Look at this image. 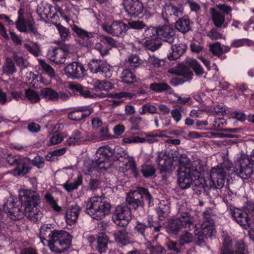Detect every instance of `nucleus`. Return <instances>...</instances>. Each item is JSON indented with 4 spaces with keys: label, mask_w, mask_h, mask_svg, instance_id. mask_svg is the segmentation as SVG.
I'll list each match as a JSON object with an SVG mask.
<instances>
[{
    "label": "nucleus",
    "mask_w": 254,
    "mask_h": 254,
    "mask_svg": "<svg viewBox=\"0 0 254 254\" xmlns=\"http://www.w3.org/2000/svg\"><path fill=\"white\" fill-rule=\"evenodd\" d=\"M179 169L178 173V183L182 189H186L193 185V189L200 193L205 191L208 186L197 166L190 165V160L186 154H182L179 159Z\"/></svg>",
    "instance_id": "1"
},
{
    "label": "nucleus",
    "mask_w": 254,
    "mask_h": 254,
    "mask_svg": "<svg viewBox=\"0 0 254 254\" xmlns=\"http://www.w3.org/2000/svg\"><path fill=\"white\" fill-rule=\"evenodd\" d=\"M51 227V224H44L41 227V242L47 244L53 252L62 253L70 247L72 237L65 230L52 231Z\"/></svg>",
    "instance_id": "2"
},
{
    "label": "nucleus",
    "mask_w": 254,
    "mask_h": 254,
    "mask_svg": "<svg viewBox=\"0 0 254 254\" xmlns=\"http://www.w3.org/2000/svg\"><path fill=\"white\" fill-rule=\"evenodd\" d=\"M20 200L24 207V215L34 222L40 221L43 213L37 208L41 202L39 194L36 191L26 190L21 196Z\"/></svg>",
    "instance_id": "3"
},
{
    "label": "nucleus",
    "mask_w": 254,
    "mask_h": 254,
    "mask_svg": "<svg viewBox=\"0 0 254 254\" xmlns=\"http://www.w3.org/2000/svg\"><path fill=\"white\" fill-rule=\"evenodd\" d=\"M111 205L104 195L91 197L86 203V213L96 220L103 219L108 214Z\"/></svg>",
    "instance_id": "4"
},
{
    "label": "nucleus",
    "mask_w": 254,
    "mask_h": 254,
    "mask_svg": "<svg viewBox=\"0 0 254 254\" xmlns=\"http://www.w3.org/2000/svg\"><path fill=\"white\" fill-rule=\"evenodd\" d=\"M30 160L26 158L20 159L19 156L8 152H0V167L7 165L16 166L19 175L24 176L30 170Z\"/></svg>",
    "instance_id": "5"
},
{
    "label": "nucleus",
    "mask_w": 254,
    "mask_h": 254,
    "mask_svg": "<svg viewBox=\"0 0 254 254\" xmlns=\"http://www.w3.org/2000/svg\"><path fill=\"white\" fill-rule=\"evenodd\" d=\"M189 66L183 64H179V66L172 67L168 69V72L172 74L182 76L188 80H190L193 75V71L196 75H202L203 73V69L196 60H191L189 62Z\"/></svg>",
    "instance_id": "6"
},
{
    "label": "nucleus",
    "mask_w": 254,
    "mask_h": 254,
    "mask_svg": "<svg viewBox=\"0 0 254 254\" xmlns=\"http://www.w3.org/2000/svg\"><path fill=\"white\" fill-rule=\"evenodd\" d=\"M193 224L191 221L189 213H185L181 218L170 219L166 227L167 232L171 235H177L183 228L190 230L193 228Z\"/></svg>",
    "instance_id": "7"
},
{
    "label": "nucleus",
    "mask_w": 254,
    "mask_h": 254,
    "mask_svg": "<svg viewBox=\"0 0 254 254\" xmlns=\"http://www.w3.org/2000/svg\"><path fill=\"white\" fill-rule=\"evenodd\" d=\"M254 149L253 150L250 157L242 154L239 158L238 165L239 169L237 170V174L242 179H248L254 172Z\"/></svg>",
    "instance_id": "8"
},
{
    "label": "nucleus",
    "mask_w": 254,
    "mask_h": 254,
    "mask_svg": "<svg viewBox=\"0 0 254 254\" xmlns=\"http://www.w3.org/2000/svg\"><path fill=\"white\" fill-rule=\"evenodd\" d=\"M14 201L12 197H9L4 201L3 205V210L11 220L17 221L21 219L24 215V210L21 202V205L15 206Z\"/></svg>",
    "instance_id": "9"
},
{
    "label": "nucleus",
    "mask_w": 254,
    "mask_h": 254,
    "mask_svg": "<svg viewBox=\"0 0 254 254\" xmlns=\"http://www.w3.org/2000/svg\"><path fill=\"white\" fill-rule=\"evenodd\" d=\"M227 172L218 165L212 168L210 173V187L215 189L222 188L225 182Z\"/></svg>",
    "instance_id": "10"
},
{
    "label": "nucleus",
    "mask_w": 254,
    "mask_h": 254,
    "mask_svg": "<svg viewBox=\"0 0 254 254\" xmlns=\"http://www.w3.org/2000/svg\"><path fill=\"white\" fill-rule=\"evenodd\" d=\"M102 28L107 33L120 37H124L129 29L128 26L121 20L114 21L111 25L103 24Z\"/></svg>",
    "instance_id": "11"
},
{
    "label": "nucleus",
    "mask_w": 254,
    "mask_h": 254,
    "mask_svg": "<svg viewBox=\"0 0 254 254\" xmlns=\"http://www.w3.org/2000/svg\"><path fill=\"white\" fill-rule=\"evenodd\" d=\"M130 219V211L127 206L118 205L116 207L113 220L117 226L125 227Z\"/></svg>",
    "instance_id": "12"
},
{
    "label": "nucleus",
    "mask_w": 254,
    "mask_h": 254,
    "mask_svg": "<svg viewBox=\"0 0 254 254\" xmlns=\"http://www.w3.org/2000/svg\"><path fill=\"white\" fill-rule=\"evenodd\" d=\"M69 53L67 46H61L49 50L47 56L51 61L57 64H61L65 63Z\"/></svg>",
    "instance_id": "13"
},
{
    "label": "nucleus",
    "mask_w": 254,
    "mask_h": 254,
    "mask_svg": "<svg viewBox=\"0 0 254 254\" xmlns=\"http://www.w3.org/2000/svg\"><path fill=\"white\" fill-rule=\"evenodd\" d=\"M230 214L233 219L243 229L247 230L249 228L251 225V218L243 209H231Z\"/></svg>",
    "instance_id": "14"
},
{
    "label": "nucleus",
    "mask_w": 254,
    "mask_h": 254,
    "mask_svg": "<svg viewBox=\"0 0 254 254\" xmlns=\"http://www.w3.org/2000/svg\"><path fill=\"white\" fill-rule=\"evenodd\" d=\"M18 17L15 24L17 28L22 32H27L30 31L35 35L38 34L37 29L34 26L33 23L29 20H27L24 16V9L20 8L18 11Z\"/></svg>",
    "instance_id": "15"
},
{
    "label": "nucleus",
    "mask_w": 254,
    "mask_h": 254,
    "mask_svg": "<svg viewBox=\"0 0 254 254\" xmlns=\"http://www.w3.org/2000/svg\"><path fill=\"white\" fill-rule=\"evenodd\" d=\"M72 30L76 33L78 38V42L81 46L90 48L93 45L92 39L94 36L95 33L88 32L76 25L72 27Z\"/></svg>",
    "instance_id": "16"
},
{
    "label": "nucleus",
    "mask_w": 254,
    "mask_h": 254,
    "mask_svg": "<svg viewBox=\"0 0 254 254\" xmlns=\"http://www.w3.org/2000/svg\"><path fill=\"white\" fill-rule=\"evenodd\" d=\"M89 69L93 73H100L103 77L110 76V69L101 60L92 59L88 64Z\"/></svg>",
    "instance_id": "17"
},
{
    "label": "nucleus",
    "mask_w": 254,
    "mask_h": 254,
    "mask_svg": "<svg viewBox=\"0 0 254 254\" xmlns=\"http://www.w3.org/2000/svg\"><path fill=\"white\" fill-rule=\"evenodd\" d=\"M161 152H160V155ZM160 174L161 175L163 183L167 182L168 178L170 176L174 169L173 159L172 158L167 157L162 158L160 156Z\"/></svg>",
    "instance_id": "18"
},
{
    "label": "nucleus",
    "mask_w": 254,
    "mask_h": 254,
    "mask_svg": "<svg viewBox=\"0 0 254 254\" xmlns=\"http://www.w3.org/2000/svg\"><path fill=\"white\" fill-rule=\"evenodd\" d=\"M64 72L68 77L80 78L84 76L85 69L80 63L74 62L65 67Z\"/></svg>",
    "instance_id": "19"
},
{
    "label": "nucleus",
    "mask_w": 254,
    "mask_h": 254,
    "mask_svg": "<svg viewBox=\"0 0 254 254\" xmlns=\"http://www.w3.org/2000/svg\"><path fill=\"white\" fill-rule=\"evenodd\" d=\"M123 4L126 11L131 16L136 17L143 12V4L139 0H124Z\"/></svg>",
    "instance_id": "20"
},
{
    "label": "nucleus",
    "mask_w": 254,
    "mask_h": 254,
    "mask_svg": "<svg viewBox=\"0 0 254 254\" xmlns=\"http://www.w3.org/2000/svg\"><path fill=\"white\" fill-rule=\"evenodd\" d=\"M205 221L202 223L201 229L198 231V234L203 235L205 238H212L215 236L216 233L214 220L209 216H207V213L205 211L203 213Z\"/></svg>",
    "instance_id": "21"
},
{
    "label": "nucleus",
    "mask_w": 254,
    "mask_h": 254,
    "mask_svg": "<svg viewBox=\"0 0 254 254\" xmlns=\"http://www.w3.org/2000/svg\"><path fill=\"white\" fill-rule=\"evenodd\" d=\"M183 14V8L180 5H175L173 4L166 5L162 11L161 18L166 23H169V17L175 16L179 17Z\"/></svg>",
    "instance_id": "22"
},
{
    "label": "nucleus",
    "mask_w": 254,
    "mask_h": 254,
    "mask_svg": "<svg viewBox=\"0 0 254 254\" xmlns=\"http://www.w3.org/2000/svg\"><path fill=\"white\" fill-rule=\"evenodd\" d=\"M93 110L89 107H81L68 114V118L72 121H79L90 116Z\"/></svg>",
    "instance_id": "23"
},
{
    "label": "nucleus",
    "mask_w": 254,
    "mask_h": 254,
    "mask_svg": "<svg viewBox=\"0 0 254 254\" xmlns=\"http://www.w3.org/2000/svg\"><path fill=\"white\" fill-rule=\"evenodd\" d=\"M127 206L129 210L136 209L138 207H143V200H141V195L136 190L130 192L126 198Z\"/></svg>",
    "instance_id": "24"
},
{
    "label": "nucleus",
    "mask_w": 254,
    "mask_h": 254,
    "mask_svg": "<svg viewBox=\"0 0 254 254\" xmlns=\"http://www.w3.org/2000/svg\"><path fill=\"white\" fill-rule=\"evenodd\" d=\"M81 209V207L76 203L71 205L67 208L65 218L67 224L71 225L77 222Z\"/></svg>",
    "instance_id": "25"
},
{
    "label": "nucleus",
    "mask_w": 254,
    "mask_h": 254,
    "mask_svg": "<svg viewBox=\"0 0 254 254\" xmlns=\"http://www.w3.org/2000/svg\"><path fill=\"white\" fill-rule=\"evenodd\" d=\"M176 38L175 31L169 25L160 26V40L172 44Z\"/></svg>",
    "instance_id": "26"
},
{
    "label": "nucleus",
    "mask_w": 254,
    "mask_h": 254,
    "mask_svg": "<svg viewBox=\"0 0 254 254\" xmlns=\"http://www.w3.org/2000/svg\"><path fill=\"white\" fill-rule=\"evenodd\" d=\"M210 122L214 130L224 131L225 132H229L231 133L238 132L239 129L237 128H224V127L227 125V122L223 118L214 116L212 118L210 119Z\"/></svg>",
    "instance_id": "27"
},
{
    "label": "nucleus",
    "mask_w": 254,
    "mask_h": 254,
    "mask_svg": "<svg viewBox=\"0 0 254 254\" xmlns=\"http://www.w3.org/2000/svg\"><path fill=\"white\" fill-rule=\"evenodd\" d=\"M187 47L185 43L172 45V51L167 56L168 60L170 61L177 60L186 52Z\"/></svg>",
    "instance_id": "28"
},
{
    "label": "nucleus",
    "mask_w": 254,
    "mask_h": 254,
    "mask_svg": "<svg viewBox=\"0 0 254 254\" xmlns=\"http://www.w3.org/2000/svg\"><path fill=\"white\" fill-rule=\"evenodd\" d=\"M109 167L108 159H105V158H101V157H99L98 158L92 162L91 167L87 168L86 174L90 175V173L94 171L106 170Z\"/></svg>",
    "instance_id": "29"
},
{
    "label": "nucleus",
    "mask_w": 254,
    "mask_h": 254,
    "mask_svg": "<svg viewBox=\"0 0 254 254\" xmlns=\"http://www.w3.org/2000/svg\"><path fill=\"white\" fill-rule=\"evenodd\" d=\"M114 236L116 242L123 246H126L130 243L128 232L125 228L117 231Z\"/></svg>",
    "instance_id": "30"
},
{
    "label": "nucleus",
    "mask_w": 254,
    "mask_h": 254,
    "mask_svg": "<svg viewBox=\"0 0 254 254\" xmlns=\"http://www.w3.org/2000/svg\"><path fill=\"white\" fill-rule=\"evenodd\" d=\"M3 74L11 76L17 71L15 64L10 58H6L2 66Z\"/></svg>",
    "instance_id": "31"
},
{
    "label": "nucleus",
    "mask_w": 254,
    "mask_h": 254,
    "mask_svg": "<svg viewBox=\"0 0 254 254\" xmlns=\"http://www.w3.org/2000/svg\"><path fill=\"white\" fill-rule=\"evenodd\" d=\"M109 241L108 236L105 233H101L97 237L96 248L100 253L105 252L107 249V246Z\"/></svg>",
    "instance_id": "32"
},
{
    "label": "nucleus",
    "mask_w": 254,
    "mask_h": 254,
    "mask_svg": "<svg viewBox=\"0 0 254 254\" xmlns=\"http://www.w3.org/2000/svg\"><path fill=\"white\" fill-rule=\"evenodd\" d=\"M42 97L47 101H56L58 100V92L53 89L46 87L40 91Z\"/></svg>",
    "instance_id": "33"
},
{
    "label": "nucleus",
    "mask_w": 254,
    "mask_h": 254,
    "mask_svg": "<svg viewBox=\"0 0 254 254\" xmlns=\"http://www.w3.org/2000/svg\"><path fill=\"white\" fill-rule=\"evenodd\" d=\"M231 254H249L248 247L243 240L237 241Z\"/></svg>",
    "instance_id": "34"
},
{
    "label": "nucleus",
    "mask_w": 254,
    "mask_h": 254,
    "mask_svg": "<svg viewBox=\"0 0 254 254\" xmlns=\"http://www.w3.org/2000/svg\"><path fill=\"white\" fill-rule=\"evenodd\" d=\"M176 28L182 33H186L190 29V20L188 17L180 18L176 22Z\"/></svg>",
    "instance_id": "35"
},
{
    "label": "nucleus",
    "mask_w": 254,
    "mask_h": 254,
    "mask_svg": "<svg viewBox=\"0 0 254 254\" xmlns=\"http://www.w3.org/2000/svg\"><path fill=\"white\" fill-rule=\"evenodd\" d=\"M234 247L232 239L228 236L225 237L222 242L220 254H231L234 250Z\"/></svg>",
    "instance_id": "36"
},
{
    "label": "nucleus",
    "mask_w": 254,
    "mask_h": 254,
    "mask_svg": "<svg viewBox=\"0 0 254 254\" xmlns=\"http://www.w3.org/2000/svg\"><path fill=\"white\" fill-rule=\"evenodd\" d=\"M121 78L123 82L127 84H132L136 81V76L129 69H124L122 71Z\"/></svg>",
    "instance_id": "37"
},
{
    "label": "nucleus",
    "mask_w": 254,
    "mask_h": 254,
    "mask_svg": "<svg viewBox=\"0 0 254 254\" xmlns=\"http://www.w3.org/2000/svg\"><path fill=\"white\" fill-rule=\"evenodd\" d=\"M254 46V41L248 38L235 39L232 41L231 46L233 48H239L243 46Z\"/></svg>",
    "instance_id": "38"
},
{
    "label": "nucleus",
    "mask_w": 254,
    "mask_h": 254,
    "mask_svg": "<svg viewBox=\"0 0 254 254\" xmlns=\"http://www.w3.org/2000/svg\"><path fill=\"white\" fill-rule=\"evenodd\" d=\"M82 139L81 132L78 130H75L72 135L66 140V143L69 146L78 144Z\"/></svg>",
    "instance_id": "39"
},
{
    "label": "nucleus",
    "mask_w": 254,
    "mask_h": 254,
    "mask_svg": "<svg viewBox=\"0 0 254 254\" xmlns=\"http://www.w3.org/2000/svg\"><path fill=\"white\" fill-rule=\"evenodd\" d=\"M82 183V179L81 176H78L76 179L72 183H69L67 182L62 186L68 192H71L73 190L76 189L78 186L81 185Z\"/></svg>",
    "instance_id": "40"
},
{
    "label": "nucleus",
    "mask_w": 254,
    "mask_h": 254,
    "mask_svg": "<svg viewBox=\"0 0 254 254\" xmlns=\"http://www.w3.org/2000/svg\"><path fill=\"white\" fill-rule=\"evenodd\" d=\"M140 64V59L136 55H131L127 60L125 64L130 69L138 67Z\"/></svg>",
    "instance_id": "41"
},
{
    "label": "nucleus",
    "mask_w": 254,
    "mask_h": 254,
    "mask_svg": "<svg viewBox=\"0 0 254 254\" xmlns=\"http://www.w3.org/2000/svg\"><path fill=\"white\" fill-rule=\"evenodd\" d=\"M143 45L146 49L153 52L159 49V39L146 40Z\"/></svg>",
    "instance_id": "42"
},
{
    "label": "nucleus",
    "mask_w": 254,
    "mask_h": 254,
    "mask_svg": "<svg viewBox=\"0 0 254 254\" xmlns=\"http://www.w3.org/2000/svg\"><path fill=\"white\" fill-rule=\"evenodd\" d=\"M212 19L214 25L221 28L225 20V16L218 11H215L212 14Z\"/></svg>",
    "instance_id": "43"
},
{
    "label": "nucleus",
    "mask_w": 254,
    "mask_h": 254,
    "mask_svg": "<svg viewBox=\"0 0 254 254\" xmlns=\"http://www.w3.org/2000/svg\"><path fill=\"white\" fill-rule=\"evenodd\" d=\"M158 32L159 27L150 26L145 30L144 35L148 39H159Z\"/></svg>",
    "instance_id": "44"
},
{
    "label": "nucleus",
    "mask_w": 254,
    "mask_h": 254,
    "mask_svg": "<svg viewBox=\"0 0 254 254\" xmlns=\"http://www.w3.org/2000/svg\"><path fill=\"white\" fill-rule=\"evenodd\" d=\"M25 97L28 100L32 103L38 102L40 100V97L39 94L35 91L29 89L25 90Z\"/></svg>",
    "instance_id": "45"
},
{
    "label": "nucleus",
    "mask_w": 254,
    "mask_h": 254,
    "mask_svg": "<svg viewBox=\"0 0 254 254\" xmlns=\"http://www.w3.org/2000/svg\"><path fill=\"white\" fill-rule=\"evenodd\" d=\"M141 172L144 177L148 178L154 175L155 169L152 165L143 164L141 166Z\"/></svg>",
    "instance_id": "46"
},
{
    "label": "nucleus",
    "mask_w": 254,
    "mask_h": 254,
    "mask_svg": "<svg viewBox=\"0 0 254 254\" xmlns=\"http://www.w3.org/2000/svg\"><path fill=\"white\" fill-rule=\"evenodd\" d=\"M209 49L214 56L220 58L222 56V49L221 43L219 42L210 45Z\"/></svg>",
    "instance_id": "47"
},
{
    "label": "nucleus",
    "mask_w": 254,
    "mask_h": 254,
    "mask_svg": "<svg viewBox=\"0 0 254 254\" xmlns=\"http://www.w3.org/2000/svg\"><path fill=\"white\" fill-rule=\"evenodd\" d=\"M58 29L59 32L60 34L61 37L63 40H66L70 35L68 29L64 27L60 23H54Z\"/></svg>",
    "instance_id": "48"
},
{
    "label": "nucleus",
    "mask_w": 254,
    "mask_h": 254,
    "mask_svg": "<svg viewBox=\"0 0 254 254\" xmlns=\"http://www.w3.org/2000/svg\"><path fill=\"white\" fill-rule=\"evenodd\" d=\"M158 235L147 245L150 254H159L158 243L157 242Z\"/></svg>",
    "instance_id": "49"
},
{
    "label": "nucleus",
    "mask_w": 254,
    "mask_h": 254,
    "mask_svg": "<svg viewBox=\"0 0 254 254\" xmlns=\"http://www.w3.org/2000/svg\"><path fill=\"white\" fill-rule=\"evenodd\" d=\"M40 63L43 70L50 76L51 78H53L55 77L56 73L55 70L51 65L47 64L44 61H41Z\"/></svg>",
    "instance_id": "50"
},
{
    "label": "nucleus",
    "mask_w": 254,
    "mask_h": 254,
    "mask_svg": "<svg viewBox=\"0 0 254 254\" xmlns=\"http://www.w3.org/2000/svg\"><path fill=\"white\" fill-rule=\"evenodd\" d=\"M53 7L50 5L46 4L45 6L42 3L38 5L37 12L40 16L45 15L46 17L49 16V11L52 10Z\"/></svg>",
    "instance_id": "51"
},
{
    "label": "nucleus",
    "mask_w": 254,
    "mask_h": 254,
    "mask_svg": "<svg viewBox=\"0 0 254 254\" xmlns=\"http://www.w3.org/2000/svg\"><path fill=\"white\" fill-rule=\"evenodd\" d=\"M170 212V204L167 200H160V217L164 216Z\"/></svg>",
    "instance_id": "52"
},
{
    "label": "nucleus",
    "mask_w": 254,
    "mask_h": 254,
    "mask_svg": "<svg viewBox=\"0 0 254 254\" xmlns=\"http://www.w3.org/2000/svg\"><path fill=\"white\" fill-rule=\"evenodd\" d=\"M110 150V148L108 146L100 147L96 152V156L97 158H98L99 157H101V158L108 159Z\"/></svg>",
    "instance_id": "53"
},
{
    "label": "nucleus",
    "mask_w": 254,
    "mask_h": 254,
    "mask_svg": "<svg viewBox=\"0 0 254 254\" xmlns=\"http://www.w3.org/2000/svg\"><path fill=\"white\" fill-rule=\"evenodd\" d=\"M45 199L47 202L52 206L55 211L60 212L61 210V207L58 205L53 196L50 193H47L45 195Z\"/></svg>",
    "instance_id": "54"
},
{
    "label": "nucleus",
    "mask_w": 254,
    "mask_h": 254,
    "mask_svg": "<svg viewBox=\"0 0 254 254\" xmlns=\"http://www.w3.org/2000/svg\"><path fill=\"white\" fill-rule=\"evenodd\" d=\"M157 112V108L155 106L150 104H146L142 106V110L140 111L139 113L141 115H143L146 113L154 114L156 113Z\"/></svg>",
    "instance_id": "55"
},
{
    "label": "nucleus",
    "mask_w": 254,
    "mask_h": 254,
    "mask_svg": "<svg viewBox=\"0 0 254 254\" xmlns=\"http://www.w3.org/2000/svg\"><path fill=\"white\" fill-rule=\"evenodd\" d=\"M13 60L16 63L17 66L21 68L26 67L28 65V62L26 60L24 59L23 57L19 56L17 54H14Z\"/></svg>",
    "instance_id": "56"
},
{
    "label": "nucleus",
    "mask_w": 254,
    "mask_h": 254,
    "mask_svg": "<svg viewBox=\"0 0 254 254\" xmlns=\"http://www.w3.org/2000/svg\"><path fill=\"white\" fill-rule=\"evenodd\" d=\"M99 134L100 140H105L112 138V136L110 134L107 126L101 127L99 131Z\"/></svg>",
    "instance_id": "57"
},
{
    "label": "nucleus",
    "mask_w": 254,
    "mask_h": 254,
    "mask_svg": "<svg viewBox=\"0 0 254 254\" xmlns=\"http://www.w3.org/2000/svg\"><path fill=\"white\" fill-rule=\"evenodd\" d=\"M193 236L191 234L188 232H185L184 234H183L180 239V243L182 246H184L185 244H189L192 240Z\"/></svg>",
    "instance_id": "58"
},
{
    "label": "nucleus",
    "mask_w": 254,
    "mask_h": 254,
    "mask_svg": "<svg viewBox=\"0 0 254 254\" xmlns=\"http://www.w3.org/2000/svg\"><path fill=\"white\" fill-rule=\"evenodd\" d=\"M148 227L145 224L138 222H137L136 225L134 227V230L139 234L142 236L143 237H145V232Z\"/></svg>",
    "instance_id": "59"
},
{
    "label": "nucleus",
    "mask_w": 254,
    "mask_h": 254,
    "mask_svg": "<svg viewBox=\"0 0 254 254\" xmlns=\"http://www.w3.org/2000/svg\"><path fill=\"white\" fill-rule=\"evenodd\" d=\"M141 195V200H143V198L145 197L147 200L149 201V204L151 203L152 200V197L151 194L149 192L148 190L145 189L143 188H140L138 190H136Z\"/></svg>",
    "instance_id": "60"
},
{
    "label": "nucleus",
    "mask_w": 254,
    "mask_h": 254,
    "mask_svg": "<svg viewBox=\"0 0 254 254\" xmlns=\"http://www.w3.org/2000/svg\"><path fill=\"white\" fill-rule=\"evenodd\" d=\"M181 112V108H175L171 111V116L176 123H178L182 119Z\"/></svg>",
    "instance_id": "61"
},
{
    "label": "nucleus",
    "mask_w": 254,
    "mask_h": 254,
    "mask_svg": "<svg viewBox=\"0 0 254 254\" xmlns=\"http://www.w3.org/2000/svg\"><path fill=\"white\" fill-rule=\"evenodd\" d=\"M66 136L64 133L53 135L50 138V142L53 145L60 143Z\"/></svg>",
    "instance_id": "62"
},
{
    "label": "nucleus",
    "mask_w": 254,
    "mask_h": 254,
    "mask_svg": "<svg viewBox=\"0 0 254 254\" xmlns=\"http://www.w3.org/2000/svg\"><path fill=\"white\" fill-rule=\"evenodd\" d=\"M127 25L129 28L136 29H142L146 26L142 21H129Z\"/></svg>",
    "instance_id": "63"
},
{
    "label": "nucleus",
    "mask_w": 254,
    "mask_h": 254,
    "mask_svg": "<svg viewBox=\"0 0 254 254\" xmlns=\"http://www.w3.org/2000/svg\"><path fill=\"white\" fill-rule=\"evenodd\" d=\"M32 164L38 168H43L44 166V159L39 156H36L32 161Z\"/></svg>",
    "instance_id": "64"
}]
</instances>
